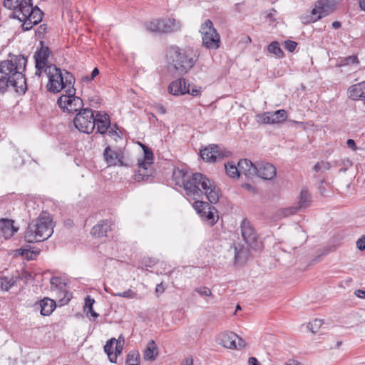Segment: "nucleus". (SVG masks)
Wrapping results in <instances>:
<instances>
[{
    "mask_svg": "<svg viewBox=\"0 0 365 365\" xmlns=\"http://www.w3.org/2000/svg\"><path fill=\"white\" fill-rule=\"evenodd\" d=\"M26 59L24 56H14L10 60L0 63V93H5L9 87L18 91H25L26 79L22 73Z\"/></svg>",
    "mask_w": 365,
    "mask_h": 365,
    "instance_id": "nucleus-1",
    "label": "nucleus"
},
{
    "mask_svg": "<svg viewBox=\"0 0 365 365\" xmlns=\"http://www.w3.org/2000/svg\"><path fill=\"white\" fill-rule=\"evenodd\" d=\"M182 184L186 195L193 200L205 195L211 204L219 200L220 189L202 173H195L190 179H183Z\"/></svg>",
    "mask_w": 365,
    "mask_h": 365,
    "instance_id": "nucleus-2",
    "label": "nucleus"
},
{
    "mask_svg": "<svg viewBox=\"0 0 365 365\" xmlns=\"http://www.w3.org/2000/svg\"><path fill=\"white\" fill-rule=\"evenodd\" d=\"M198 53L191 47L170 46L167 51L168 68L175 75L187 73L198 59Z\"/></svg>",
    "mask_w": 365,
    "mask_h": 365,
    "instance_id": "nucleus-3",
    "label": "nucleus"
},
{
    "mask_svg": "<svg viewBox=\"0 0 365 365\" xmlns=\"http://www.w3.org/2000/svg\"><path fill=\"white\" fill-rule=\"evenodd\" d=\"M53 232L52 220L47 212H42L39 217L31 222L24 233V239L29 243L43 242L50 237Z\"/></svg>",
    "mask_w": 365,
    "mask_h": 365,
    "instance_id": "nucleus-4",
    "label": "nucleus"
},
{
    "mask_svg": "<svg viewBox=\"0 0 365 365\" xmlns=\"http://www.w3.org/2000/svg\"><path fill=\"white\" fill-rule=\"evenodd\" d=\"M45 73L48 78V91L58 93L62 90L73 93L75 78L67 71H62L54 65H50L45 68Z\"/></svg>",
    "mask_w": 365,
    "mask_h": 365,
    "instance_id": "nucleus-5",
    "label": "nucleus"
},
{
    "mask_svg": "<svg viewBox=\"0 0 365 365\" xmlns=\"http://www.w3.org/2000/svg\"><path fill=\"white\" fill-rule=\"evenodd\" d=\"M143 150V158H139L138 170L134 174L136 182L148 181L152 175V165L153 164V153L150 148L140 143Z\"/></svg>",
    "mask_w": 365,
    "mask_h": 365,
    "instance_id": "nucleus-6",
    "label": "nucleus"
},
{
    "mask_svg": "<svg viewBox=\"0 0 365 365\" xmlns=\"http://www.w3.org/2000/svg\"><path fill=\"white\" fill-rule=\"evenodd\" d=\"M202 35V45L208 49H217L220 47V35L213 27L212 22L207 19L200 29Z\"/></svg>",
    "mask_w": 365,
    "mask_h": 365,
    "instance_id": "nucleus-7",
    "label": "nucleus"
},
{
    "mask_svg": "<svg viewBox=\"0 0 365 365\" xmlns=\"http://www.w3.org/2000/svg\"><path fill=\"white\" fill-rule=\"evenodd\" d=\"M95 116L90 108H83L73 119V123L76 129L84 133H91L95 129Z\"/></svg>",
    "mask_w": 365,
    "mask_h": 365,
    "instance_id": "nucleus-8",
    "label": "nucleus"
},
{
    "mask_svg": "<svg viewBox=\"0 0 365 365\" xmlns=\"http://www.w3.org/2000/svg\"><path fill=\"white\" fill-rule=\"evenodd\" d=\"M66 94L62 95L58 100L59 107L68 113H74L83 109V102L82 99L76 96V89L73 87V93L68 91H65Z\"/></svg>",
    "mask_w": 365,
    "mask_h": 365,
    "instance_id": "nucleus-9",
    "label": "nucleus"
},
{
    "mask_svg": "<svg viewBox=\"0 0 365 365\" xmlns=\"http://www.w3.org/2000/svg\"><path fill=\"white\" fill-rule=\"evenodd\" d=\"M240 228L242 237L246 244L255 250L259 248L260 242L258 241L257 235L250 222L244 219L240 224Z\"/></svg>",
    "mask_w": 365,
    "mask_h": 365,
    "instance_id": "nucleus-10",
    "label": "nucleus"
},
{
    "mask_svg": "<svg viewBox=\"0 0 365 365\" xmlns=\"http://www.w3.org/2000/svg\"><path fill=\"white\" fill-rule=\"evenodd\" d=\"M336 6L335 0H320L315 8L312 11L310 21H317L321 18L329 15L334 11Z\"/></svg>",
    "mask_w": 365,
    "mask_h": 365,
    "instance_id": "nucleus-11",
    "label": "nucleus"
},
{
    "mask_svg": "<svg viewBox=\"0 0 365 365\" xmlns=\"http://www.w3.org/2000/svg\"><path fill=\"white\" fill-rule=\"evenodd\" d=\"M257 122L264 124H276L284 121L287 118V112L282 109L274 112H265L257 115Z\"/></svg>",
    "mask_w": 365,
    "mask_h": 365,
    "instance_id": "nucleus-12",
    "label": "nucleus"
},
{
    "mask_svg": "<svg viewBox=\"0 0 365 365\" xmlns=\"http://www.w3.org/2000/svg\"><path fill=\"white\" fill-rule=\"evenodd\" d=\"M50 51L48 47L42 46L38 51L35 53L34 58L36 61V76H40L42 70L45 71V68L48 67V58L50 56Z\"/></svg>",
    "mask_w": 365,
    "mask_h": 365,
    "instance_id": "nucleus-13",
    "label": "nucleus"
},
{
    "mask_svg": "<svg viewBox=\"0 0 365 365\" xmlns=\"http://www.w3.org/2000/svg\"><path fill=\"white\" fill-rule=\"evenodd\" d=\"M201 158L207 161L213 163L224 158L225 155L217 145H210L200 150Z\"/></svg>",
    "mask_w": 365,
    "mask_h": 365,
    "instance_id": "nucleus-14",
    "label": "nucleus"
},
{
    "mask_svg": "<svg viewBox=\"0 0 365 365\" xmlns=\"http://www.w3.org/2000/svg\"><path fill=\"white\" fill-rule=\"evenodd\" d=\"M32 0H4L6 8L14 11V17L17 18L23 11H27L29 8V2Z\"/></svg>",
    "mask_w": 365,
    "mask_h": 365,
    "instance_id": "nucleus-15",
    "label": "nucleus"
},
{
    "mask_svg": "<svg viewBox=\"0 0 365 365\" xmlns=\"http://www.w3.org/2000/svg\"><path fill=\"white\" fill-rule=\"evenodd\" d=\"M277 173L275 167L269 163L259 162L257 163L256 175L264 180L273 179Z\"/></svg>",
    "mask_w": 365,
    "mask_h": 365,
    "instance_id": "nucleus-16",
    "label": "nucleus"
},
{
    "mask_svg": "<svg viewBox=\"0 0 365 365\" xmlns=\"http://www.w3.org/2000/svg\"><path fill=\"white\" fill-rule=\"evenodd\" d=\"M29 18L30 21H33V24H38L41 21L43 18V12L37 7H33L32 2H29V8L27 11H23L21 14H19L16 19L19 21Z\"/></svg>",
    "mask_w": 365,
    "mask_h": 365,
    "instance_id": "nucleus-17",
    "label": "nucleus"
},
{
    "mask_svg": "<svg viewBox=\"0 0 365 365\" xmlns=\"http://www.w3.org/2000/svg\"><path fill=\"white\" fill-rule=\"evenodd\" d=\"M347 96L353 101H365V81L351 86Z\"/></svg>",
    "mask_w": 365,
    "mask_h": 365,
    "instance_id": "nucleus-18",
    "label": "nucleus"
},
{
    "mask_svg": "<svg viewBox=\"0 0 365 365\" xmlns=\"http://www.w3.org/2000/svg\"><path fill=\"white\" fill-rule=\"evenodd\" d=\"M94 119L95 128L96 127L97 133L100 134H105L110 125L109 115L105 113L98 111Z\"/></svg>",
    "mask_w": 365,
    "mask_h": 365,
    "instance_id": "nucleus-19",
    "label": "nucleus"
},
{
    "mask_svg": "<svg viewBox=\"0 0 365 365\" xmlns=\"http://www.w3.org/2000/svg\"><path fill=\"white\" fill-rule=\"evenodd\" d=\"M240 175H245L247 178H252L257 174V164H253L250 160L241 159L237 163Z\"/></svg>",
    "mask_w": 365,
    "mask_h": 365,
    "instance_id": "nucleus-20",
    "label": "nucleus"
},
{
    "mask_svg": "<svg viewBox=\"0 0 365 365\" xmlns=\"http://www.w3.org/2000/svg\"><path fill=\"white\" fill-rule=\"evenodd\" d=\"M18 229L14 226V221L8 219L0 220V236L6 240L11 238Z\"/></svg>",
    "mask_w": 365,
    "mask_h": 365,
    "instance_id": "nucleus-21",
    "label": "nucleus"
},
{
    "mask_svg": "<svg viewBox=\"0 0 365 365\" xmlns=\"http://www.w3.org/2000/svg\"><path fill=\"white\" fill-rule=\"evenodd\" d=\"M168 91L174 96L185 94L186 92H188L187 90V83L185 79L180 78L171 82L168 86Z\"/></svg>",
    "mask_w": 365,
    "mask_h": 365,
    "instance_id": "nucleus-22",
    "label": "nucleus"
},
{
    "mask_svg": "<svg viewBox=\"0 0 365 365\" xmlns=\"http://www.w3.org/2000/svg\"><path fill=\"white\" fill-rule=\"evenodd\" d=\"M103 155L109 166L123 165L121 154L118 151L111 150L108 146L105 148Z\"/></svg>",
    "mask_w": 365,
    "mask_h": 365,
    "instance_id": "nucleus-23",
    "label": "nucleus"
},
{
    "mask_svg": "<svg viewBox=\"0 0 365 365\" xmlns=\"http://www.w3.org/2000/svg\"><path fill=\"white\" fill-rule=\"evenodd\" d=\"M111 230V222L110 221L106 220H102L100 221L98 223H97L92 228L91 233L92 235L98 237H102L104 236H106V234L108 231Z\"/></svg>",
    "mask_w": 365,
    "mask_h": 365,
    "instance_id": "nucleus-24",
    "label": "nucleus"
},
{
    "mask_svg": "<svg viewBox=\"0 0 365 365\" xmlns=\"http://www.w3.org/2000/svg\"><path fill=\"white\" fill-rule=\"evenodd\" d=\"M182 24L173 18L162 19V33H171L180 31Z\"/></svg>",
    "mask_w": 365,
    "mask_h": 365,
    "instance_id": "nucleus-25",
    "label": "nucleus"
},
{
    "mask_svg": "<svg viewBox=\"0 0 365 365\" xmlns=\"http://www.w3.org/2000/svg\"><path fill=\"white\" fill-rule=\"evenodd\" d=\"M237 339L238 335L234 332L225 333L221 336L220 344L228 349H237Z\"/></svg>",
    "mask_w": 365,
    "mask_h": 365,
    "instance_id": "nucleus-26",
    "label": "nucleus"
},
{
    "mask_svg": "<svg viewBox=\"0 0 365 365\" xmlns=\"http://www.w3.org/2000/svg\"><path fill=\"white\" fill-rule=\"evenodd\" d=\"M41 314L43 316H49L56 308V302L49 298H44L39 302Z\"/></svg>",
    "mask_w": 365,
    "mask_h": 365,
    "instance_id": "nucleus-27",
    "label": "nucleus"
},
{
    "mask_svg": "<svg viewBox=\"0 0 365 365\" xmlns=\"http://www.w3.org/2000/svg\"><path fill=\"white\" fill-rule=\"evenodd\" d=\"M250 255L247 248L243 247H236L235 249V259L236 263L242 264L246 262Z\"/></svg>",
    "mask_w": 365,
    "mask_h": 365,
    "instance_id": "nucleus-28",
    "label": "nucleus"
},
{
    "mask_svg": "<svg viewBox=\"0 0 365 365\" xmlns=\"http://www.w3.org/2000/svg\"><path fill=\"white\" fill-rule=\"evenodd\" d=\"M158 355V347L153 340H151L144 350L145 360H154Z\"/></svg>",
    "mask_w": 365,
    "mask_h": 365,
    "instance_id": "nucleus-29",
    "label": "nucleus"
},
{
    "mask_svg": "<svg viewBox=\"0 0 365 365\" xmlns=\"http://www.w3.org/2000/svg\"><path fill=\"white\" fill-rule=\"evenodd\" d=\"M115 343L116 339L112 338L109 339L104 346V351L107 354L109 361L112 363L116 362V354H113Z\"/></svg>",
    "mask_w": 365,
    "mask_h": 365,
    "instance_id": "nucleus-30",
    "label": "nucleus"
},
{
    "mask_svg": "<svg viewBox=\"0 0 365 365\" xmlns=\"http://www.w3.org/2000/svg\"><path fill=\"white\" fill-rule=\"evenodd\" d=\"M145 29L153 33H162V19H153L145 24Z\"/></svg>",
    "mask_w": 365,
    "mask_h": 365,
    "instance_id": "nucleus-31",
    "label": "nucleus"
},
{
    "mask_svg": "<svg viewBox=\"0 0 365 365\" xmlns=\"http://www.w3.org/2000/svg\"><path fill=\"white\" fill-rule=\"evenodd\" d=\"M225 168L227 174L232 178H238L240 176L239 167L236 166L235 163L228 162L225 164Z\"/></svg>",
    "mask_w": 365,
    "mask_h": 365,
    "instance_id": "nucleus-32",
    "label": "nucleus"
},
{
    "mask_svg": "<svg viewBox=\"0 0 365 365\" xmlns=\"http://www.w3.org/2000/svg\"><path fill=\"white\" fill-rule=\"evenodd\" d=\"M215 212H216L215 208L210 205V207L207 208L203 214H201L200 217L206 220L211 225H213L216 223V220H215Z\"/></svg>",
    "mask_w": 365,
    "mask_h": 365,
    "instance_id": "nucleus-33",
    "label": "nucleus"
},
{
    "mask_svg": "<svg viewBox=\"0 0 365 365\" xmlns=\"http://www.w3.org/2000/svg\"><path fill=\"white\" fill-rule=\"evenodd\" d=\"M267 51L277 58H280L284 56V52L281 49L278 41H273L269 45H268Z\"/></svg>",
    "mask_w": 365,
    "mask_h": 365,
    "instance_id": "nucleus-34",
    "label": "nucleus"
},
{
    "mask_svg": "<svg viewBox=\"0 0 365 365\" xmlns=\"http://www.w3.org/2000/svg\"><path fill=\"white\" fill-rule=\"evenodd\" d=\"M309 202H310V195L309 194V192L307 190L303 189L301 191V193L299 195V207L298 208H305L307 206H309Z\"/></svg>",
    "mask_w": 365,
    "mask_h": 365,
    "instance_id": "nucleus-35",
    "label": "nucleus"
},
{
    "mask_svg": "<svg viewBox=\"0 0 365 365\" xmlns=\"http://www.w3.org/2000/svg\"><path fill=\"white\" fill-rule=\"evenodd\" d=\"M192 207L200 217L201 214H203L210 207V205L204 201L195 200L192 203Z\"/></svg>",
    "mask_w": 365,
    "mask_h": 365,
    "instance_id": "nucleus-36",
    "label": "nucleus"
},
{
    "mask_svg": "<svg viewBox=\"0 0 365 365\" xmlns=\"http://www.w3.org/2000/svg\"><path fill=\"white\" fill-rule=\"evenodd\" d=\"M15 280L13 278L0 277V289L3 291H8L14 286Z\"/></svg>",
    "mask_w": 365,
    "mask_h": 365,
    "instance_id": "nucleus-37",
    "label": "nucleus"
},
{
    "mask_svg": "<svg viewBox=\"0 0 365 365\" xmlns=\"http://www.w3.org/2000/svg\"><path fill=\"white\" fill-rule=\"evenodd\" d=\"M51 289L53 290L63 291L65 288V284L61 282V279L58 277H53L51 279Z\"/></svg>",
    "mask_w": 365,
    "mask_h": 365,
    "instance_id": "nucleus-38",
    "label": "nucleus"
},
{
    "mask_svg": "<svg viewBox=\"0 0 365 365\" xmlns=\"http://www.w3.org/2000/svg\"><path fill=\"white\" fill-rule=\"evenodd\" d=\"M139 361V354L137 352L131 351L128 353L125 360V365H138Z\"/></svg>",
    "mask_w": 365,
    "mask_h": 365,
    "instance_id": "nucleus-39",
    "label": "nucleus"
},
{
    "mask_svg": "<svg viewBox=\"0 0 365 365\" xmlns=\"http://www.w3.org/2000/svg\"><path fill=\"white\" fill-rule=\"evenodd\" d=\"M322 325V321L321 319H315L312 322H309L307 327L312 333H317Z\"/></svg>",
    "mask_w": 365,
    "mask_h": 365,
    "instance_id": "nucleus-40",
    "label": "nucleus"
},
{
    "mask_svg": "<svg viewBox=\"0 0 365 365\" xmlns=\"http://www.w3.org/2000/svg\"><path fill=\"white\" fill-rule=\"evenodd\" d=\"M112 294L115 297H121L127 299H135L137 297V294L130 289L123 292L113 293Z\"/></svg>",
    "mask_w": 365,
    "mask_h": 365,
    "instance_id": "nucleus-41",
    "label": "nucleus"
},
{
    "mask_svg": "<svg viewBox=\"0 0 365 365\" xmlns=\"http://www.w3.org/2000/svg\"><path fill=\"white\" fill-rule=\"evenodd\" d=\"M195 291L200 296L210 297L212 295V291L207 287H198L195 289Z\"/></svg>",
    "mask_w": 365,
    "mask_h": 365,
    "instance_id": "nucleus-42",
    "label": "nucleus"
},
{
    "mask_svg": "<svg viewBox=\"0 0 365 365\" xmlns=\"http://www.w3.org/2000/svg\"><path fill=\"white\" fill-rule=\"evenodd\" d=\"M187 90L188 92H186V93H189L192 96H197L200 93V88L195 86L191 88V86L188 84L187 85Z\"/></svg>",
    "mask_w": 365,
    "mask_h": 365,
    "instance_id": "nucleus-43",
    "label": "nucleus"
},
{
    "mask_svg": "<svg viewBox=\"0 0 365 365\" xmlns=\"http://www.w3.org/2000/svg\"><path fill=\"white\" fill-rule=\"evenodd\" d=\"M297 43L293 41L288 40L284 42V48L289 52L294 51L297 48Z\"/></svg>",
    "mask_w": 365,
    "mask_h": 365,
    "instance_id": "nucleus-44",
    "label": "nucleus"
},
{
    "mask_svg": "<svg viewBox=\"0 0 365 365\" xmlns=\"http://www.w3.org/2000/svg\"><path fill=\"white\" fill-rule=\"evenodd\" d=\"M23 22L22 27L23 29L25 31L30 30L36 24H33V21H30V19L26 18V19H22L21 21Z\"/></svg>",
    "mask_w": 365,
    "mask_h": 365,
    "instance_id": "nucleus-45",
    "label": "nucleus"
},
{
    "mask_svg": "<svg viewBox=\"0 0 365 365\" xmlns=\"http://www.w3.org/2000/svg\"><path fill=\"white\" fill-rule=\"evenodd\" d=\"M99 74V71L97 68H95L90 76H84L83 78V81L89 82L94 79V78Z\"/></svg>",
    "mask_w": 365,
    "mask_h": 365,
    "instance_id": "nucleus-46",
    "label": "nucleus"
},
{
    "mask_svg": "<svg viewBox=\"0 0 365 365\" xmlns=\"http://www.w3.org/2000/svg\"><path fill=\"white\" fill-rule=\"evenodd\" d=\"M94 302L95 300L93 299H91L89 296H88L85 300V311H86L87 309L92 310Z\"/></svg>",
    "mask_w": 365,
    "mask_h": 365,
    "instance_id": "nucleus-47",
    "label": "nucleus"
},
{
    "mask_svg": "<svg viewBox=\"0 0 365 365\" xmlns=\"http://www.w3.org/2000/svg\"><path fill=\"white\" fill-rule=\"evenodd\" d=\"M115 348L113 354H116V357L118 354H120L123 350V345L121 342L118 340H116V343L115 344Z\"/></svg>",
    "mask_w": 365,
    "mask_h": 365,
    "instance_id": "nucleus-48",
    "label": "nucleus"
},
{
    "mask_svg": "<svg viewBox=\"0 0 365 365\" xmlns=\"http://www.w3.org/2000/svg\"><path fill=\"white\" fill-rule=\"evenodd\" d=\"M356 247L360 250H365V235H364L362 237L359 238L356 241Z\"/></svg>",
    "mask_w": 365,
    "mask_h": 365,
    "instance_id": "nucleus-49",
    "label": "nucleus"
},
{
    "mask_svg": "<svg viewBox=\"0 0 365 365\" xmlns=\"http://www.w3.org/2000/svg\"><path fill=\"white\" fill-rule=\"evenodd\" d=\"M29 246L22 247L19 248V250H17V252L20 255L26 256V257H29V254L30 252H29Z\"/></svg>",
    "mask_w": 365,
    "mask_h": 365,
    "instance_id": "nucleus-50",
    "label": "nucleus"
},
{
    "mask_svg": "<svg viewBox=\"0 0 365 365\" xmlns=\"http://www.w3.org/2000/svg\"><path fill=\"white\" fill-rule=\"evenodd\" d=\"M345 63L346 64H349V63L354 64V63H358L359 61H358V58L356 56H351L345 59Z\"/></svg>",
    "mask_w": 365,
    "mask_h": 365,
    "instance_id": "nucleus-51",
    "label": "nucleus"
},
{
    "mask_svg": "<svg viewBox=\"0 0 365 365\" xmlns=\"http://www.w3.org/2000/svg\"><path fill=\"white\" fill-rule=\"evenodd\" d=\"M155 109L157 112H158L159 113L163 114V115L166 113L165 108L163 106L160 105V104L156 105L155 106Z\"/></svg>",
    "mask_w": 365,
    "mask_h": 365,
    "instance_id": "nucleus-52",
    "label": "nucleus"
},
{
    "mask_svg": "<svg viewBox=\"0 0 365 365\" xmlns=\"http://www.w3.org/2000/svg\"><path fill=\"white\" fill-rule=\"evenodd\" d=\"M237 340L238 341L237 343V349H241V348H243L245 346V341L244 339H242V338H240L238 336V339H237Z\"/></svg>",
    "mask_w": 365,
    "mask_h": 365,
    "instance_id": "nucleus-53",
    "label": "nucleus"
},
{
    "mask_svg": "<svg viewBox=\"0 0 365 365\" xmlns=\"http://www.w3.org/2000/svg\"><path fill=\"white\" fill-rule=\"evenodd\" d=\"M355 295L359 298L365 299V291L357 289L355 291Z\"/></svg>",
    "mask_w": 365,
    "mask_h": 365,
    "instance_id": "nucleus-54",
    "label": "nucleus"
},
{
    "mask_svg": "<svg viewBox=\"0 0 365 365\" xmlns=\"http://www.w3.org/2000/svg\"><path fill=\"white\" fill-rule=\"evenodd\" d=\"M181 365H193V359L192 357H187L182 362Z\"/></svg>",
    "mask_w": 365,
    "mask_h": 365,
    "instance_id": "nucleus-55",
    "label": "nucleus"
},
{
    "mask_svg": "<svg viewBox=\"0 0 365 365\" xmlns=\"http://www.w3.org/2000/svg\"><path fill=\"white\" fill-rule=\"evenodd\" d=\"M248 364L249 365H260L255 357H250L248 359Z\"/></svg>",
    "mask_w": 365,
    "mask_h": 365,
    "instance_id": "nucleus-56",
    "label": "nucleus"
},
{
    "mask_svg": "<svg viewBox=\"0 0 365 365\" xmlns=\"http://www.w3.org/2000/svg\"><path fill=\"white\" fill-rule=\"evenodd\" d=\"M284 365H302L299 361L294 359H289L287 360Z\"/></svg>",
    "mask_w": 365,
    "mask_h": 365,
    "instance_id": "nucleus-57",
    "label": "nucleus"
},
{
    "mask_svg": "<svg viewBox=\"0 0 365 365\" xmlns=\"http://www.w3.org/2000/svg\"><path fill=\"white\" fill-rule=\"evenodd\" d=\"M346 143L349 148H352L354 150L356 149L355 141L354 140L349 139Z\"/></svg>",
    "mask_w": 365,
    "mask_h": 365,
    "instance_id": "nucleus-58",
    "label": "nucleus"
},
{
    "mask_svg": "<svg viewBox=\"0 0 365 365\" xmlns=\"http://www.w3.org/2000/svg\"><path fill=\"white\" fill-rule=\"evenodd\" d=\"M164 291H165V289L163 287V284L162 283L157 284L156 288H155V292L156 293L162 294V293L164 292Z\"/></svg>",
    "mask_w": 365,
    "mask_h": 365,
    "instance_id": "nucleus-59",
    "label": "nucleus"
},
{
    "mask_svg": "<svg viewBox=\"0 0 365 365\" xmlns=\"http://www.w3.org/2000/svg\"><path fill=\"white\" fill-rule=\"evenodd\" d=\"M297 207H290V208H288L285 210V215H292L294 213H295L297 210Z\"/></svg>",
    "mask_w": 365,
    "mask_h": 365,
    "instance_id": "nucleus-60",
    "label": "nucleus"
},
{
    "mask_svg": "<svg viewBox=\"0 0 365 365\" xmlns=\"http://www.w3.org/2000/svg\"><path fill=\"white\" fill-rule=\"evenodd\" d=\"M86 312L87 315H88V314H91V315L93 317H94V318H97V317H98V313H96V312L93 310V308H92V310L87 309Z\"/></svg>",
    "mask_w": 365,
    "mask_h": 365,
    "instance_id": "nucleus-61",
    "label": "nucleus"
},
{
    "mask_svg": "<svg viewBox=\"0 0 365 365\" xmlns=\"http://www.w3.org/2000/svg\"><path fill=\"white\" fill-rule=\"evenodd\" d=\"M331 26L334 29H339L341 27V23L339 21H334L331 24Z\"/></svg>",
    "mask_w": 365,
    "mask_h": 365,
    "instance_id": "nucleus-62",
    "label": "nucleus"
},
{
    "mask_svg": "<svg viewBox=\"0 0 365 365\" xmlns=\"http://www.w3.org/2000/svg\"><path fill=\"white\" fill-rule=\"evenodd\" d=\"M359 7L362 11H365V0H359Z\"/></svg>",
    "mask_w": 365,
    "mask_h": 365,
    "instance_id": "nucleus-63",
    "label": "nucleus"
},
{
    "mask_svg": "<svg viewBox=\"0 0 365 365\" xmlns=\"http://www.w3.org/2000/svg\"><path fill=\"white\" fill-rule=\"evenodd\" d=\"M314 170L317 172L319 171L320 170V164L317 163L314 167Z\"/></svg>",
    "mask_w": 365,
    "mask_h": 365,
    "instance_id": "nucleus-64",
    "label": "nucleus"
}]
</instances>
